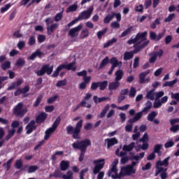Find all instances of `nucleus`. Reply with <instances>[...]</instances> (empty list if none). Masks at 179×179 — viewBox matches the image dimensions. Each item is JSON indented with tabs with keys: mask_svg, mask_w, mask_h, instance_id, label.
I'll return each mask as SVG.
<instances>
[{
	"mask_svg": "<svg viewBox=\"0 0 179 179\" xmlns=\"http://www.w3.org/2000/svg\"><path fill=\"white\" fill-rule=\"evenodd\" d=\"M89 146H92V141L89 138H85L81 141L77 140L72 144V148L74 150L80 151L78 158V162L80 163L83 162L85 155H86V150H87V148H89Z\"/></svg>",
	"mask_w": 179,
	"mask_h": 179,
	"instance_id": "nucleus-1",
	"label": "nucleus"
},
{
	"mask_svg": "<svg viewBox=\"0 0 179 179\" xmlns=\"http://www.w3.org/2000/svg\"><path fill=\"white\" fill-rule=\"evenodd\" d=\"M83 127V120H80L73 127L69 125L66 127V131L68 135H71L73 139H80V132Z\"/></svg>",
	"mask_w": 179,
	"mask_h": 179,
	"instance_id": "nucleus-2",
	"label": "nucleus"
},
{
	"mask_svg": "<svg viewBox=\"0 0 179 179\" xmlns=\"http://www.w3.org/2000/svg\"><path fill=\"white\" fill-rule=\"evenodd\" d=\"M23 103H18L14 108H13V115L16 117V118H23L24 115L27 113V108H23Z\"/></svg>",
	"mask_w": 179,
	"mask_h": 179,
	"instance_id": "nucleus-3",
	"label": "nucleus"
},
{
	"mask_svg": "<svg viewBox=\"0 0 179 179\" xmlns=\"http://www.w3.org/2000/svg\"><path fill=\"white\" fill-rule=\"evenodd\" d=\"M74 66L75 62H71L69 64H60L52 73V78H58L59 72H61L62 69H66V71H76V67H73Z\"/></svg>",
	"mask_w": 179,
	"mask_h": 179,
	"instance_id": "nucleus-4",
	"label": "nucleus"
},
{
	"mask_svg": "<svg viewBox=\"0 0 179 179\" xmlns=\"http://www.w3.org/2000/svg\"><path fill=\"white\" fill-rule=\"evenodd\" d=\"M93 164H94V167L93 169V174H99L103 169H104V164H106L105 159H99L93 161Z\"/></svg>",
	"mask_w": 179,
	"mask_h": 179,
	"instance_id": "nucleus-5",
	"label": "nucleus"
},
{
	"mask_svg": "<svg viewBox=\"0 0 179 179\" xmlns=\"http://www.w3.org/2000/svg\"><path fill=\"white\" fill-rule=\"evenodd\" d=\"M54 71V66H50V64L43 65L40 70L36 71L37 76H44L45 73L47 75H51Z\"/></svg>",
	"mask_w": 179,
	"mask_h": 179,
	"instance_id": "nucleus-6",
	"label": "nucleus"
},
{
	"mask_svg": "<svg viewBox=\"0 0 179 179\" xmlns=\"http://www.w3.org/2000/svg\"><path fill=\"white\" fill-rule=\"evenodd\" d=\"M93 10H94V7L91 6L87 10L81 12L77 19L78 20H87V19H90L92 14L93 13Z\"/></svg>",
	"mask_w": 179,
	"mask_h": 179,
	"instance_id": "nucleus-7",
	"label": "nucleus"
},
{
	"mask_svg": "<svg viewBox=\"0 0 179 179\" xmlns=\"http://www.w3.org/2000/svg\"><path fill=\"white\" fill-rule=\"evenodd\" d=\"M146 36H148V31H144V32H139L136 35V37L134 38H131L127 41V43L131 45V44H135V43H138L139 40L141 41H146Z\"/></svg>",
	"mask_w": 179,
	"mask_h": 179,
	"instance_id": "nucleus-8",
	"label": "nucleus"
},
{
	"mask_svg": "<svg viewBox=\"0 0 179 179\" xmlns=\"http://www.w3.org/2000/svg\"><path fill=\"white\" fill-rule=\"evenodd\" d=\"M155 177H157V176H160L161 179H167L169 178V173H167V168H164L163 166H160L158 168H155Z\"/></svg>",
	"mask_w": 179,
	"mask_h": 179,
	"instance_id": "nucleus-9",
	"label": "nucleus"
},
{
	"mask_svg": "<svg viewBox=\"0 0 179 179\" xmlns=\"http://www.w3.org/2000/svg\"><path fill=\"white\" fill-rule=\"evenodd\" d=\"M136 169H133L131 165H127L126 166H123L121 168L120 174L124 176H131V174H136Z\"/></svg>",
	"mask_w": 179,
	"mask_h": 179,
	"instance_id": "nucleus-10",
	"label": "nucleus"
},
{
	"mask_svg": "<svg viewBox=\"0 0 179 179\" xmlns=\"http://www.w3.org/2000/svg\"><path fill=\"white\" fill-rule=\"evenodd\" d=\"M82 25H78L77 27L72 28L69 31V36L71 38H73V37H77V36L79 35V31L82 30Z\"/></svg>",
	"mask_w": 179,
	"mask_h": 179,
	"instance_id": "nucleus-11",
	"label": "nucleus"
},
{
	"mask_svg": "<svg viewBox=\"0 0 179 179\" xmlns=\"http://www.w3.org/2000/svg\"><path fill=\"white\" fill-rule=\"evenodd\" d=\"M59 124H61V117H57L55 121L54 122L52 127L48 129L46 131L51 135V134H54L58 128Z\"/></svg>",
	"mask_w": 179,
	"mask_h": 179,
	"instance_id": "nucleus-12",
	"label": "nucleus"
},
{
	"mask_svg": "<svg viewBox=\"0 0 179 179\" xmlns=\"http://www.w3.org/2000/svg\"><path fill=\"white\" fill-rule=\"evenodd\" d=\"M48 117V114L45 113V112H41L36 116L35 122L38 124H43V122H45V120H47Z\"/></svg>",
	"mask_w": 179,
	"mask_h": 179,
	"instance_id": "nucleus-13",
	"label": "nucleus"
},
{
	"mask_svg": "<svg viewBox=\"0 0 179 179\" xmlns=\"http://www.w3.org/2000/svg\"><path fill=\"white\" fill-rule=\"evenodd\" d=\"M27 134V135L31 134L33 131H36L37 129V126H36V121L34 120H31V122L26 127Z\"/></svg>",
	"mask_w": 179,
	"mask_h": 179,
	"instance_id": "nucleus-14",
	"label": "nucleus"
},
{
	"mask_svg": "<svg viewBox=\"0 0 179 179\" xmlns=\"http://www.w3.org/2000/svg\"><path fill=\"white\" fill-rule=\"evenodd\" d=\"M169 160H170V157L165 158L163 161L158 160L156 162L155 169L158 167H169Z\"/></svg>",
	"mask_w": 179,
	"mask_h": 179,
	"instance_id": "nucleus-15",
	"label": "nucleus"
},
{
	"mask_svg": "<svg viewBox=\"0 0 179 179\" xmlns=\"http://www.w3.org/2000/svg\"><path fill=\"white\" fill-rule=\"evenodd\" d=\"M105 142L107 143V149H110L111 146H114V145H118V140L115 137L106 138L105 139Z\"/></svg>",
	"mask_w": 179,
	"mask_h": 179,
	"instance_id": "nucleus-16",
	"label": "nucleus"
},
{
	"mask_svg": "<svg viewBox=\"0 0 179 179\" xmlns=\"http://www.w3.org/2000/svg\"><path fill=\"white\" fill-rule=\"evenodd\" d=\"M109 63L112 65V68H117V66H122V62L118 61V59H117L115 57H112Z\"/></svg>",
	"mask_w": 179,
	"mask_h": 179,
	"instance_id": "nucleus-17",
	"label": "nucleus"
},
{
	"mask_svg": "<svg viewBox=\"0 0 179 179\" xmlns=\"http://www.w3.org/2000/svg\"><path fill=\"white\" fill-rule=\"evenodd\" d=\"M143 113L145 112H142V110L141 112L137 113L135 116L129 119L127 122L129 124H134V122H136V121H139V120H141V118H142V115L143 114Z\"/></svg>",
	"mask_w": 179,
	"mask_h": 179,
	"instance_id": "nucleus-18",
	"label": "nucleus"
},
{
	"mask_svg": "<svg viewBox=\"0 0 179 179\" xmlns=\"http://www.w3.org/2000/svg\"><path fill=\"white\" fill-rule=\"evenodd\" d=\"M149 73H150V70H149V69L140 73L138 78H139V83H141V85H142L146 82V80L145 79L146 76H148V75H149Z\"/></svg>",
	"mask_w": 179,
	"mask_h": 179,
	"instance_id": "nucleus-19",
	"label": "nucleus"
},
{
	"mask_svg": "<svg viewBox=\"0 0 179 179\" xmlns=\"http://www.w3.org/2000/svg\"><path fill=\"white\" fill-rule=\"evenodd\" d=\"M69 161L62 160L59 164L61 171H66L69 169Z\"/></svg>",
	"mask_w": 179,
	"mask_h": 179,
	"instance_id": "nucleus-20",
	"label": "nucleus"
},
{
	"mask_svg": "<svg viewBox=\"0 0 179 179\" xmlns=\"http://www.w3.org/2000/svg\"><path fill=\"white\" fill-rule=\"evenodd\" d=\"M134 148H135V143L132 142L129 145H124L122 150H124V152H132V150H134Z\"/></svg>",
	"mask_w": 179,
	"mask_h": 179,
	"instance_id": "nucleus-21",
	"label": "nucleus"
},
{
	"mask_svg": "<svg viewBox=\"0 0 179 179\" xmlns=\"http://www.w3.org/2000/svg\"><path fill=\"white\" fill-rule=\"evenodd\" d=\"M115 80L116 82H120L122 78H124V71L121 69L116 71L115 73Z\"/></svg>",
	"mask_w": 179,
	"mask_h": 179,
	"instance_id": "nucleus-22",
	"label": "nucleus"
},
{
	"mask_svg": "<svg viewBox=\"0 0 179 179\" xmlns=\"http://www.w3.org/2000/svg\"><path fill=\"white\" fill-rule=\"evenodd\" d=\"M14 167H15L17 170H20V171H24V168H23V161H22V159H17L15 161Z\"/></svg>",
	"mask_w": 179,
	"mask_h": 179,
	"instance_id": "nucleus-23",
	"label": "nucleus"
},
{
	"mask_svg": "<svg viewBox=\"0 0 179 179\" xmlns=\"http://www.w3.org/2000/svg\"><path fill=\"white\" fill-rule=\"evenodd\" d=\"M43 55V52H41V51H40V50H36L35 51V52L32 53L30 56H29V59L31 61H33L34 59H36V58L37 57H38L39 58H41V56Z\"/></svg>",
	"mask_w": 179,
	"mask_h": 179,
	"instance_id": "nucleus-24",
	"label": "nucleus"
},
{
	"mask_svg": "<svg viewBox=\"0 0 179 179\" xmlns=\"http://www.w3.org/2000/svg\"><path fill=\"white\" fill-rule=\"evenodd\" d=\"M130 155H131L130 157V160H136V162H138L145 157V152L140 153L139 156L134 155V154L132 155V152H130Z\"/></svg>",
	"mask_w": 179,
	"mask_h": 179,
	"instance_id": "nucleus-25",
	"label": "nucleus"
},
{
	"mask_svg": "<svg viewBox=\"0 0 179 179\" xmlns=\"http://www.w3.org/2000/svg\"><path fill=\"white\" fill-rule=\"evenodd\" d=\"M163 148V144H156L153 149V152L157 153L158 156H162V148Z\"/></svg>",
	"mask_w": 179,
	"mask_h": 179,
	"instance_id": "nucleus-26",
	"label": "nucleus"
},
{
	"mask_svg": "<svg viewBox=\"0 0 179 179\" xmlns=\"http://www.w3.org/2000/svg\"><path fill=\"white\" fill-rule=\"evenodd\" d=\"M120 87L119 81L115 80V82H111L108 85V90H117V88Z\"/></svg>",
	"mask_w": 179,
	"mask_h": 179,
	"instance_id": "nucleus-27",
	"label": "nucleus"
},
{
	"mask_svg": "<svg viewBox=\"0 0 179 179\" xmlns=\"http://www.w3.org/2000/svg\"><path fill=\"white\" fill-rule=\"evenodd\" d=\"M93 100H94V103H95L96 104H99V103H103V101H106V100H108V97L103 96V97L99 98V96L95 95L93 96Z\"/></svg>",
	"mask_w": 179,
	"mask_h": 179,
	"instance_id": "nucleus-28",
	"label": "nucleus"
},
{
	"mask_svg": "<svg viewBox=\"0 0 179 179\" xmlns=\"http://www.w3.org/2000/svg\"><path fill=\"white\" fill-rule=\"evenodd\" d=\"M134 58V53L132 51H127L124 52L123 56L124 61H129L130 59H132Z\"/></svg>",
	"mask_w": 179,
	"mask_h": 179,
	"instance_id": "nucleus-29",
	"label": "nucleus"
},
{
	"mask_svg": "<svg viewBox=\"0 0 179 179\" xmlns=\"http://www.w3.org/2000/svg\"><path fill=\"white\" fill-rule=\"evenodd\" d=\"M13 162V157H11L8 161L3 164V167L6 169V171H9V170H10V167H12Z\"/></svg>",
	"mask_w": 179,
	"mask_h": 179,
	"instance_id": "nucleus-30",
	"label": "nucleus"
},
{
	"mask_svg": "<svg viewBox=\"0 0 179 179\" xmlns=\"http://www.w3.org/2000/svg\"><path fill=\"white\" fill-rule=\"evenodd\" d=\"M58 24L55 23V24H52L50 26L47 27V33L48 34V36H50V34L54 31V30H55V29H57L58 27Z\"/></svg>",
	"mask_w": 179,
	"mask_h": 179,
	"instance_id": "nucleus-31",
	"label": "nucleus"
},
{
	"mask_svg": "<svg viewBox=\"0 0 179 179\" xmlns=\"http://www.w3.org/2000/svg\"><path fill=\"white\" fill-rule=\"evenodd\" d=\"M98 86L99 87V90H106V89H107V86H108V81L104 80L98 82Z\"/></svg>",
	"mask_w": 179,
	"mask_h": 179,
	"instance_id": "nucleus-32",
	"label": "nucleus"
},
{
	"mask_svg": "<svg viewBox=\"0 0 179 179\" xmlns=\"http://www.w3.org/2000/svg\"><path fill=\"white\" fill-rule=\"evenodd\" d=\"M110 63V59L108 58V57H106L101 62V64L99 66V70L100 71L101 69H103V68H104V66H106V65H107L108 64Z\"/></svg>",
	"mask_w": 179,
	"mask_h": 179,
	"instance_id": "nucleus-33",
	"label": "nucleus"
},
{
	"mask_svg": "<svg viewBox=\"0 0 179 179\" xmlns=\"http://www.w3.org/2000/svg\"><path fill=\"white\" fill-rule=\"evenodd\" d=\"M110 110V105L107 104L103 109L102 110L101 113L100 115L98 116L99 118H104L106 117V115L107 114V111Z\"/></svg>",
	"mask_w": 179,
	"mask_h": 179,
	"instance_id": "nucleus-34",
	"label": "nucleus"
},
{
	"mask_svg": "<svg viewBox=\"0 0 179 179\" xmlns=\"http://www.w3.org/2000/svg\"><path fill=\"white\" fill-rule=\"evenodd\" d=\"M78 4L74 3L71 6H69L67 8H66V13H69L71 12H76V10H78Z\"/></svg>",
	"mask_w": 179,
	"mask_h": 179,
	"instance_id": "nucleus-35",
	"label": "nucleus"
},
{
	"mask_svg": "<svg viewBox=\"0 0 179 179\" xmlns=\"http://www.w3.org/2000/svg\"><path fill=\"white\" fill-rule=\"evenodd\" d=\"M177 78H175L174 80H173L172 81H166L163 84V87H166L167 86H169V87H173V86H174L176 85V83H177Z\"/></svg>",
	"mask_w": 179,
	"mask_h": 179,
	"instance_id": "nucleus-36",
	"label": "nucleus"
},
{
	"mask_svg": "<svg viewBox=\"0 0 179 179\" xmlns=\"http://www.w3.org/2000/svg\"><path fill=\"white\" fill-rule=\"evenodd\" d=\"M25 64L26 61L24 59L19 58L15 62V66H18V68H22V66H24Z\"/></svg>",
	"mask_w": 179,
	"mask_h": 179,
	"instance_id": "nucleus-37",
	"label": "nucleus"
},
{
	"mask_svg": "<svg viewBox=\"0 0 179 179\" xmlns=\"http://www.w3.org/2000/svg\"><path fill=\"white\" fill-rule=\"evenodd\" d=\"M150 108H152V101H148L145 103V107L142 110V113H148V112L149 111V110H150Z\"/></svg>",
	"mask_w": 179,
	"mask_h": 179,
	"instance_id": "nucleus-38",
	"label": "nucleus"
},
{
	"mask_svg": "<svg viewBox=\"0 0 179 179\" xmlns=\"http://www.w3.org/2000/svg\"><path fill=\"white\" fill-rule=\"evenodd\" d=\"M157 116V113L155 111H152L148 115V121H150V122H152V121L156 118Z\"/></svg>",
	"mask_w": 179,
	"mask_h": 179,
	"instance_id": "nucleus-39",
	"label": "nucleus"
},
{
	"mask_svg": "<svg viewBox=\"0 0 179 179\" xmlns=\"http://www.w3.org/2000/svg\"><path fill=\"white\" fill-rule=\"evenodd\" d=\"M0 66L3 71H6V69H10V62L6 61L4 63H2Z\"/></svg>",
	"mask_w": 179,
	"mask_h": 179,
	"instance_id": "nucleus-40",
	"label": "nucleus"
},
{
	"mask_svg": "<svg viewBox=\"0 0 179 179\" xmlns=\"http://www.w3.org/2000/svg\"><path fill=\"white\" fill-rule=\"evenodd\" d=\"M30 92V87L29 85H25L24 87L21 88V93L24 94V97H27L28 94L26 93Z\"/></svg>",
	"mask_w": 179,
	"mask_h": 179,
	"instance_id": "nucleus-41",
	"label": "nucleus"
},
{
	"mask_svg": "<svg viewBox=\"0 0 179 179\" xmlns=\"http://www.w3.org/2000/svg\"><path fill=\"white\" fill-rule=\"evenodd\" d=\"M64 155V151H56L52 156L51 159L53 162L57 160V156H62Z\"/></svg>",
	"mask_w": 179,
	"mask_h": 179,
	"instance_id": "nucleus-42",
	"label": "nucleus"
},
{
	"mask_svg": "<svg viewBox=\"0 0 179 179\" xmlns=\"http://www.w3.org/2000/svg\"><path fill=\"white\" fill-rule=\"evenodd\" d=\"M132 29H134V27L131 26L129 28H127L125 31H124L121 35H120V37L122 38V37H125L126 36H128V34H131V31L132 30Z\"/></svg>",
	"mask_w": 179,
	"mask_h": 179,
	"instance_id": "nucleus-43",
	"label": "nucleus"
},
{
	"mask_svg": "<svg viewBox=\"0 0 179 179\" xmlns=\"http://www.w3.org/2000/svg\"><path fill=\"white\" fill-rule=\"evenodd\" d=\"M115 15V14H113V13L110 15H106L103 20V23H110V21L114 19Z\"/></svg>",
	"mask_w": 179,
	"mask_h": 179,
	"instance_id": "nucleus-44",
	"label": "nucleus"
},
{
	"mask_svg": "<svg viewBox=\"0 0 179 179\" xmlns=\"http://www.w3.org/2000/svg\"><path fill=\"white\" fill-rule=\"evenodd\" d=\"M149 62L150 64H155L156 62V59H157V55L152 52L150 54Z\"/></svg>",
	"mask_w": 179,
	"mask_h": 179,
	"instance_id": "nucleus-45",
	"label": "nucleus"
},
{
	"mask_svg": "<svg viewBox=\"0 0 179 179\" xmlns=\"http://www.w3.org/2000/svg\"><path fill=\"white\" fill-rule=\"evenodd\" d=\"M139 142H142L143 143L149 142V136L148 133H145L141 138H140Z\"/></svg>",
	"mask_w": 179,
	"mask_h": 179,
	"instance_id": "nucleus-46",
	"label": "nucleus"
},
{
	"mask_svg": "<svg viewBox=\"0 0 179 179\" xmlns=\"http://www.w3.org/2000/svg\"><path fill=\"white\" fill-rule=\"evenodd\" d=\"M145 97L146 99H148L149 100H151L152 101H153V100H155V97H156V92L152 93V92H148Z\"/></svg>",
	"mask_w": 179,
	"mask_h": 179,
	"instance_id": "nucleus-47",
	"label": "nucleus"
},
{
	"mask_svg": "<svg viewBox=\"0 0 179 179\" xmlns=\"http://www.w3.org/2000/svg\"><path fill=\"white\" fill-rule=\"evenodd\" d=\"M38 166L37 165H31L29 167L27 173L29 174L37 171Z\"/></svg>",
	"mask_w": 179,
	"mask_h": 179,
	"instance_id": "nucleus-48",
	"label": "nucleus"
},
{
	"mask_svg": "<svg viewBox=\"0 0 179 179\" xmlns=\"http://www.w3.org/2000/svg\"><path fill=\"white\" fill-rule=\"evenodd\" d=\"M62 16H64V10L56 14L55 16V22H59V20L62 19Z\"/></svg>",
	"mask_w": 179,
	"mask_h": 179,
	"instance_id": "nucleus-49",
	"label": "nucleus"
},
{
	"mask_svg": "<svg viewBox=\"0 0 179 179\" xmlns=\"http://www.w3.org/2000/svg\"><path fill=\"white\" fill-rule=\"evenodd\" d=\"M107 28H105L103 30L97 32L96 36L99 40L107 33Z\"/></svg>",
	"mask_w": 179,
	"mask_h": 179,
	"instance_id": "nucleus-50",
	"label": "nucleus"
},
{
	"mask_svg": "<svg viewBox=\"0 0 179 179\" xmlns=\"http://www.w3.org/2000/svg\"><path fill=\"white\" fill-rule=\"evenodd\" d=\"M43 100V95H40L36 98V101L34 103V107H38L40 106V103H41Z\"/></svg>",
	"mask_w": 179,
	"mask_h": 179,
	"instance_id": "nucleus-51",
	"label": "nucleus"
},
{
	"mask_svg": "<svg viewBox=\"0 0 179 179\" xmlns=\"http://www.w3.org/2000/svg\"><path fill=\"white\" fill-rule=\"evenodd\" d=\"M57 87H62V86H66V80H59L56 84Z\"/></svg>",
	"mask_w": 179,
	"mask_h": 179,
	"instance_id": "nucleus-52",
	"label": "nucleus"
},
{
	"mask_svg": "<svg viewBox=\"0 0 179 179\" xmlns=\"http://www.w3.org/2000/svg\"><path fill=\"white\" fill-rule=\"evenodd\" d=\"M89 34H90V33L89 32L88 29H83L81 32V36L83 38H86V37H89Z\"/></svg>",
	"mask_w": 179,
	"mask_h": 179,
	"instance_id": "nucleus-53",
	"label": "nucleus"
},
{
	"mask_svg": "<svg viewBox=\"0 0 179 179\" xmlns=\"http://www.w3.org/2000/svg\"><path fill=\"white\" fill-rule=\"evenodd\" d=\"M171 99H173V100H176V101L179 102V92L171 93Z\"/></svg>",
	"mask_w": 179,
	"mask_h": 179,
	"instance_id": "nucleus-54",
	"label": "nucleus"
},
{
	"mask_svg": "<svg viewBox=\"0 0 179 179\" xmlns=\"http://www.w3.org/2000/svg\"><path fill=\"white\" fill-rule=\"evenodd\" d=\"M28 44L31 46L34 45L36 44V37L34 36H31L29 37Z\"/></svg>",
	"mask_w": 179,
	"mask_h": 179,
	"instance_id": "nucleus-55",
	"label": "nucleus"
},
{
	"mask_svg": "<svg viewBox=\"0 0 179 179\" xmlns=\"http://www.w3.org/2000/svg\"><path fill=\"white\" fill-rule=\"evenodd\" d=\"M129 96V97H135V96H136V89H135V87H131Z\"/></svg>",
	"mask_w": 179,
	"mask_h": 179,
	"instance_id": "nucleus-56",
	"label": "nucleus"
},
{
	"mask_svg": "<svg viewBox=\"0 0 179 179\" xmlns=\"http://www.w3.org/2000/svg\"><path fill=\"white\" fill-rule=\"evenodd\" d=\"M174 17H176L175 13L169 14V15L166 18H165L164 22L166 23H168L169 22H171V20H173Z\"/></svg>",
	"mask_w": 179,
	"mask_h": 179,
	"instance_id": "nucleus-57",
	"label": "nucleus"
},
{
	"mask_svg": "<svg viewBox=\"0 0 179 179\" xmlns=\"http://www.w3.org/2000/svg\"><path fill=\"white\" fill-rule=\"evenodd\" d=\"M10 6H12V4H10V3L6 4L4 7H2L1 8V13H5V12H6V10H8L10 8Z\"/></svg>",
	"mask_w": 179,
	"mask_h": 179,
	"instance_id": "nucleus-58",
	"label": "nucleus"
},
{
	"mask_svg": "<svg viewBox=\"0 0 179 179\" xmlns=\"http://www.w3.org/2000/svg\"><path fill=\"white\" fill-rule=\"evenodd\" d=\"M89 171V169L86 168L84 169H82L80 173V179H85V174Z\"/></svg>",
	"mask_w": 179,
	"mask_h": 179,
	"instance_id": "nucleus-59",
	"label": "nucleus"
},
{
	"mask_svg": "<svg viewBox=\"0 0 179 179\" xmlns=\"http://www.w3.org/2000/svg\"><path fill=\"white\" fill-rule=\"evenodd\" d=\"M139 66V57L134 58L133 68L135 69Z\"/></svg>",
	"mask_w": 179,
	"mask_h": 179,
	"instance_id": "nucleus-60",
	"label": "nucleus"
},
{
	"mask_svg": "<svg viewBox=\"0 0 179 179\" xmlns=\"http://www.w3.org/2000/svg\"><path fill=\"white\" fill-rule=\"evenodd\" d=\"M133 127H134L133 123H129L127 125H126L124 127L126 132H132Z\"/></svg>",
	"mask_w": 179,
	"mask_h": 179,
	"instance_id": "nucleus-61",
	"label": "nucleus"
},
{
	"mask_svg": "<svg viewBox=\"0 0 179 179\" xmlns=\"http://www.w3.org/2000/svg\"><path fill=\"white\" fill-rule=\"evenodd\" d=\"M163 96H164V92L163 91L155 92V100H159V99L163 97Z\"/></svg>",
	"mask_w": 179,
	"mask_h": 179,
	"instance_id": "nucleus-62",
	"label": "nucleus"
},
{
	"mask_svg": "<svg viewBox=\"0 0 179 179\" xmlns=\"http://www.w3.org/2000/svg\"><path fill=\"white\" fill-rule=\"evenodd\" d=\"M170 131L171 132H177V131H179V124L172 125L170 128Z\"/></svg>",
	"mask_w": 179,
	"mask_h": 179,
	"instance_id": "nucleus-63",
	"label": "nucleus"
},
{
	"mask_svg": "<svg viewBox=\"0 0 179 179\" xmlns=\"http://www.w3.org/2000/svg\"><path fill=\"white\" fill-rule=\"evenodd\" d=\"M112 29H120V23L117 21L113 22L110 24Z\"/></svg>",
	"mask_w": 179,
	"mask_h": 179,
	"instance_id": "nucleus-64",
	"label": "nucleus"
}]
</instances>
